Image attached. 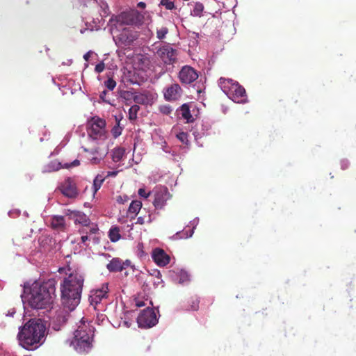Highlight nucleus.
<instances>
[{"label":"nucleus","mask_w":356,"mask_h":356,"mask_svg":"<svg viewBox=\"0 0 356 356\" xmlns=\"http://www.w3.org/2000/svg\"><path fill=\"white\" fill-rule=\"evenodd\" d=\"M66 275L60 284L61 300L65 308L73 311L80 302L84 277L76 270Z\"/></svg>","instance_id":"1"},{"label":"nucleus","mask_w":356,"mask_h":356,"mask_svg":"<svg viewBox=\"0 0 356 356\" xmlns=\"http://www.w3.org/2000/svg\"><path fill=\"white\" fill-rule=\"evenodd\" d=\"M45 331L46 327L41 319L29 320L19 332L20 346L29 350L36 349L43 343Z\"/></svg>","instance_id":"2"},{"label":"nucleus","mask_w":356,"mask_h":356,"mask_svg":"<svg viewBox=\"0 0 356 356\" xmlns=\"http://www.w3.org/2000/svg\"><path fill=\"white\" fill-rule=\"evenodd\" d=\"M56 297V281L49 279L41 284L35 283L31 288L29 303L36 309H44L53 304Z\"/></svg>","instance_id":"3"},{"label":"nucleus","mask_w":356,"mask_h":356,"mask_svg":"<svg viewBox=\"0 0 356 356\" xmlns=\"http://www.w3.org/2000/svg\"><path fill=\"white\" fill-rule=\"evenodd\" d=\"M218 85L233 102L238 104H245L248 102L245 88L237 81L221 77L218 80Z\"/></svg>","instance_id":"4"},{"label":"nucleus","mask_w":356,"mask_h":356,"mask_svg":"<svg viewBox=\"0 0 356 356\" xmlns=\"http://www.w3.org/2000/svg\"><path fill=\"white\" fill-rule=\"evenodd\" d=\"M92 336L93 331L90 325L81 322L74 332L72 343L77 351L80 353L87 352L90 348Z\"/></svg>","instance_id":"5"},{"label":"nucleus","mask_w":356,"mask_h":356,"mask_svg":"<svg viewBox=\"0 0 356 356\" xmlns=\"http://www.w3.org/2000/svg\"><path fill=\"white\" fill-rule=\"evenodd\" d=\"M86 129L89 137L95 140L106 138V121L99 117L95 116L88 119Z\"/></svg>","instance_id":"6"},{"label":"nucleus","mask_w":356,"mask_h":356,"mask_svg":"<svg viewBox=\"0 0 356 356\" xmlns=\"http://www.w3.org/2000/svg\"><path fill=\"white\" fill-rule=\"evenodd\" d=\"M144 16L136 9L124 10L115 16V22L120 25L138 26L143 22Z\"/></svg>","instance_id":"7"},{"label":"nucleus","mask_w":356,"mask_h":356,"mask_svg":"<svg viewBox=\"0 0 356 356\" xmlns=\"http://www.w3.org/2000/svg\"><path fill=\"white\" fill-rule=\"evenodd\" d=\"M158 322V319L154 310L149 308L143 309L137 318V323L139 327L149 328L154 326Z\"/></svg>","instance_id":"8"},{"label":"nucleus","mask_w":356,"mask_h":356,"mask_svg":"<svg viewBox=\"0 0 356 356\" xmlns=\"http://www.w3.org/2000/svg\"><path fill=\"white\" fill-rule=\"evenodd\" d=\"M154 200L153 204L156 209H161L167 201L170 199L171 195L165 186H156L154 189Z\"/></svg>","instance_id":"9"},{"label":"nucleus","mask_w":356,"mask_h":356,"mask_svg":"<svg viewBox=\"0 0 356 356\" xmlns=\"http://www.w3.org/2000/svg\"><path fill=\"white\" fill-rule=\"evenodd\" d=\"M156 54L166 65H172L177 62V51L169 45H165L159 48Z\"/></svg>","instance_id":"10"},{"label":"nucleus","mask_w":356,"mask_h":356,"mask_svg":"<svg viewBox=\"0 0 356 356\" xmlns=\"http://www.w3.org/2000/svg\"><path fill=\"white\" fill-rule=\"evenodd\" d=\"M108 297V283L103 284L101 289L93 290L89 296L90 304L96 307L98 304H101L103 300L106 302ZM107 304V302H106Z\"/></svg>","instance_id":"11"},{"label":"nucleus","mask_w":356,"mask_h":356,"mask_svg":"<svg viewBox=\"0 0 356 356\" xmlns=\"http://www.w3.org/2000/svg\"><path fill=\"white\" fill-rule=\"evenodd\" d=\"M178 77L181 83L190 84L198 78V74L193 67L185 65L179 71Z\"/></svg>","instance_id":"12"},{"label":"nucleus","mask_w":356,"mask_h":356,"mask_svg":"<svg viewBox=\"0 0 356 356\" xmlns=\"http://www.w3.org/2000/svg\"><path fill=\"white\" fill-rule=\"evenodd\" d=\"M61 193L66 197L74 198L78 195V190L75 182L71 178L64 181L60 187Z\"/></svg>","instance_id":"13"},{"label":"nucleus","mask_w":356,"mask_h":356,"mask_svg":"<svg viewBox=\"0 0 356 356\" xmlns=\"http://www.w3.org/2000/svg\"><path fill=\"white\" fill-rule=\"evenodd\" d=\"M182 90L178 83H173L165 88L164 98L167 101L177 100L181 95Z\"/></svg>","instance_id":"14"},{"label":"nucleus","mask_w":356,"mask_h":356,"mask_svg":"<svg viewBox=\"0 0 356 356\" xmlns=\"http://www.w3.org/2000/svg\"><path fill=\"white\" fill-rule=\"evenodd\" d=\"M152 257L159 266H165L169 264L170 258L165 252L161 248H155L152 251Z\"/></svg>","instance_id":"15"},{"label":"nucleus","mask_w":356,"mask_h":356,"mask_svg":"<svg viewBox=\"0 0 356 356\" xmlns=\"http://www.w3.org/2000/svg\"><path fill=\"white\" fill-rule=\"evenodd\" d=\"M156 99V94L147 90L143 93H136L135 104L148 105L153 104Z\"/></svg>","instance_id":"16"},{"label":"nucleus","mask_w":356,"mask_h":356,"mask_svg":"<svg viewBox=\"0 0 356 356\" xmlns=\"http://www.w3.org/2000/svg\"><path fill=\"white\" fill-rule=\"evenodd\" d=\"M66 216H69L70 218L73 219L74 220L75 223H79L83 225L86 226L89 223V219L86 216V214L81 211H70L67 210L66 212Z\"/></svg>","instance_id":"17"},{"label":"nucleus","mask_w":356,"mask_h":356,"mask_svg":"<svg viewBox=\"0 0 356 356\" xmlns=\"http://www.w3.org/2000/svg\"><path fill=\"white\" fill-rule=\"evenodd\" d=\"M137 38V34L129 30H124L120 35V41L125 44H129Z\"/></svg>","instance_id":"18"},{"label":"nucleus","mask_w":356,"mask_h":356,"mask_svg":"<svg viewBox=\"0 0 356 356\" xmlns=\"http://www.w3.org/2000/svg\"><path fill=\"white\" fill-rule=\"evenodd\" d=\"M51 227L54 229L64 230L65 227V221L63 216H54L51 218Z\"/></svg>","instance_id":"19"},{"label":"nucleus","mask_w":356,"mask_h":356,"mask_svg":"<svg viewBox=\"0 0 356 356\" xmlns=\"http://www.w3.org/2000/svg\"><path fill=\"white\" fill-rule=\"evenodd\" d=\"M130 264L131 262L129 260L122 262L119 258H113V271H122Z\"/></svg>","instance_id":"20"},{"label":"nucleus","mask_w":356,"mask_h":356,"mask_svg":"<svg viewBox=\"0 0 356 356\" xmlns=\"http://www.w3.org/2000/svg\"><path fill=\"white\" fill-rule=\"evenodd\" d=\"M181 117L186 120V122L191 123L194 121V118L191 113L188 104H184L180 107Z\"/></svg>","instance_id":"21"},{"label":"nucleus","mask_w":356,"mask_h":356,"mask_svg":"<svg viewBox=\"0 0 356 356\" xmlns=\"http://www.w3.org/2000/svg\"><path fill=\"white\" fill-rule=\"evenodd\" d=\"M105 179V177L102 175H97L93 181V184L91 186V191L93 192V195L97 192L101 188L102 183Z\"/></svg>","instance_id":"22"},{"label":"nucleus","mask_w":356,"mask_h":356,"mask_svg":"<svg viewBox=\"0 0 356 356\" xmlns=\"http://www.w3.org/2000/svg\"><path fill=\"white\" fill-rule=\"evenodd\" d=\"M61 168V164L56 161H51L47 165L43 168L42 172H52L59 170Z\"/></svg>","instance_id":"23"},{"label":"nucleus","mask_w":356,"mask_h":356,"mask_svg":"<svg viewBox=\"0 0 356 356\" xmlns=\"http://www.w3.org/2000/svg\"><path fill=\"white\" fill-rule=\"evenodd\" d=\"M136 92L130 91H122L120 92V97L122 101L125 102L127 105H130L132 101H135Z\"/></svg>","instance_id":"24"},{"label":"nucleus","mask_w":356,"mask_h":356,"mask_svg":"<svg viewBox=\"0 0 356 356\" xmlns=\"http://www.w3.org/2000/svg\"><path fill=\"white\" fill-rule=\"evenodd\" d=\"M142 207V202L139 200H133L129 207L128 212L136 216Z\"/></svg>","instance_id":"25"},{"label":"nucleus","mask_w":356,"mask_h":356,"mask_svg":"<svg viewBox=\"0 0 356 356\" xmlns=\"http://www.w3.org/2000/svg\"><path fill=\"white\" fill-rule=\"evenodd\" d=\"M186 309L196 311L199 308L200 300L197 297H191L188 300Z\"/></svg>","instance_id":"26"},{"label":"nucleus","mask_w":356,"mask_h":356,"mask_svg":"<svg viewBox=\"0 0 356 356\" xmlns=\"http://www.w3.org/2000/svg\"><path fill=\"white\" fill-rule=\"evenodd\" d=\"M125 149L124 147H118L113 150V161L118 162L124 156Z\"/></svg>","instance_id":"27"},{"label":"nucleus","mask_w":356,"mask_h":356,"mask_svg":"<svg viewBox=\"0 0 356 356\" xmlns=\"http://www.w3.org/2000/svg\"><path fill=\"white\" fill-rule=\"evenodd\" d=\"M96 322L99 325L108 326L109 325V319L104 314H98L97 316Z\"/></svg>","instance_id":"28"},{"label":"nucleus","mask_w":356,"mask_h":356,"mask_svg":"<svg viewBox=\"0 0 356 356\" xmlns=\"http://www.w3.org/2000/svg\"><path fill=\"white\" fill-rule=\"evenodd\" d=\"M140 110V106L137 104L132 105L129 108V119L130 120H134L137 118V113Z\"/></svg>","instance_id":"29"},{"label":"nucleus","mask_w":356,"mask_h":356,"mask_svg":"<svg viewBox=\"0 0 356 356\" xmlns=\"http://www.w3.org/2000/svg\"><path fill=\"white\" fill-rule=\"evenodd\" d=\"M115 118L116 121V125L114 127H113V136L115 138H117L121 134L123 128L122 127L120 126V120L118 119V118L117 116H115Z\"/></svg>","instance_id":"30"},{"label":"nucleus","mask_w":356,"mask_h":356,"mask_svg":"<svg viewBox=\"0 0 356 356\" xmlns=\"http://www.w3.org/2000/svg\"><path fill=\"white\" fill-rule=\"evenodd\" d=\"M204 10V6L202 3L197 2L195 4L193 10V15L196 17H201L202 13Z\"/></svg>","instance_id":"31"},{"label":"nucleus","mask_w":356,"mask_h":356,"mask_svg":"<svg viewBox=\"0 0 356 356\" xmlns=\"http://www.w3.org/2000/svg\"><path fill=\"white\" fill-rule=\"evenodd\" d=\"M135 305L137 307H149L152 306V302L151 300H148V299H146L145 300H141L139 298H135L134 299Z\"/></svg>","instance_id":"32"},{"label":"nucleus","mask_w":356,"mask_h":356,"mask_svg":"<svg viewBox=\"0 0 356 356\" xmlns=\"http://www.w3.org/2000/svg\"><path fill=\"white\" fill-rule=\"evenodd\" d=\"M99 99L102 102L107 104H111V98L109 97V94L106 90H104L103 91L100 92L99 95Z\"/></svg>","instance_id":"33"},{"label":"nucleus","mask_w":356,"mask_h":356,"mask_svg":"<svg viewBox=\"0 0 356 356\" xmlns=\"http://www.w3.org/2000/svg\"><path fill=\"white\" fill-rule=\"evenodd\" d=\"M177 138L184 144H188V134L186 132L181 131L176 135Z\"/></svg>","instance_id":"34"},{"label":"nucleus","mask_w":356,"mask_h":356,"mask_svg":"<svg viewBox=\"0 0 356 356\" xmlns=\"http://www.w3.org/2000/svg\"><path fill=\"white\" fill-rule=\"evenodd\" d=\"M97 229L95 227H89L88 225L83 227L81 230H80L81 233H86L88 234L90 237H91L92 234H94L97 232Z\"/></svg>","instance_id":"35"},{"label":"nucleus","mask_w":356,"mask_h":356,"mask_svg":"<svg viewBox=\"0 0 356 356\" xmlns=\"http://www.w3.org/2000/svg\"><path fill=\"white\" fill-rule=\"evenodd\" d=\"M168 33V29L167 27H162L157 30L156 35L159 40L163 39Z\"/></svg>","instance_id":"36"},{"label":"nucleus","mask_w":356,"mask_h":356,"mask_svg":"<svg viewBox=\"0 0 356 356\" xmlns=\"http://www.w3.org/2000/svg\"><path fill=\"white\" fill-rule=\"evenodd\" d=\"M121 238L120 229L118 227H113V243H115Z\"/></svg>","instance_id":"37"},{"label":"nucleus","mask_w":356,"mask_h":356,"mask_svg":"<svg viewBox=\"0 0 356 356\" xmlns=\"http://www.w3.org/2000/svg\"><path fill=\"white\" fill-rule=\"evenodd\" d=\"M161 4L168 10H172L175 8V4L174 2L170 1L169 0H161Z\"/></svg>","instance_id":"38"},{"label":"nucleus","mask_w":356,"mask_h":356,"mask_svg":"<svg viewBox=\"0 0 356 356\" xmlns=\"http://www.w3.org/2000/svg\"><path fill=\"white\" fill-rule=\"evenodd\" d=\"M159 111L161 113L165 115H169L172 112V108L168 105H163L159 107Z\"/></svg>","instance_id":"39"},{"label":"nucleus","mask_w":356,"mask_h":356,"mask_svg":"<svg viewBox=\"0 0 356 356\" xmlns=\"http://www.w3.org/2000/svg\"><path fill=\"white\" fill-rule=\"evenodd\" d=\"M138 193L139 196L146 199L148 197H149V195L151 194V191L146 192L145 188H141L138 189Z\"/></svg>","instance_id":"40"},{"label":"nucleus","mask_w":356,"mask_h":356,"mask_svg":"<svg viewBox=\"0 0 356 356\" xmlns=\"http://www.w3.org/2000/svg\"><path fill=\"white\" fill-rule=\"evenodd\" d=\"M136 58L138 60H140L143 63V65L147 66L149 65V60L147 58L143 57V56H138Z\"/></svg>","instance_id":"41"},{"label":"nucleus","mask_w":356,"mask_h":356,"mask_svg":"<svg viewBox=\"0 0 356 356\" xmlns=\"http://www.w3.org/2000/svg\"><path fill=\"white\" fill-rule=\"evenodd\" d=\"M104 67H105L104 63H100L96 65L95 71L98 73H100V72H103V70H104Z\"/></svg>","instance_id":"42"},{"label":"nucleus","mask_w":356,"mask_h":356,"mask_svg":"<svg viewBox=\"0 0 356 356\" xmlns=\"http://www.w3.org/2000/svg\"><path fill=\"white\" fill-rule=\"evenodd\" d=\"M138 251V255L140 257H143L145 255V252L143 251V243H138L137 245Z\"/></svg>","instance_id":"43"},{"label":"nucleus","mask_w":356,"mask_h":356,"mask_svg":"<svg viewBox=\"0 0 356 356\" xmlns=\"http://www.w3.org/2000/svg\"><path fill=\"white\" fill-rule=\"evenodd\" d=\"M105 86L109 90H111V77H108V79L105 81Z\"/></svg>","instance_id":"44"},{"label":"nucleus","mask_w":356,"mask_h":356,"mask_svg":"<svg viewBox=\"0 0 356 356\" xmlns=\"http://www.w3.org/2000/svg\"><path fill=\"white\" fill-rule=\"evenodd\" d=\"M91 237H90V236L86 234V235H83L81 236V242L84 244H86V242L88 241V240H90Z\"/></svg>","instance_id":"45"},{"label":"nucleus","mask_w":356,"mask_h":356,"mask_svg":"<svg viewBox=\"0 0 356 356\" xmlns=\"http://www.w3.org/2000/svg\"><path fill=\"white\" fill-rule=\"evenodd\" d=\"M348 165H349V163H348V161H343L341 162V168H342L343 170H346V169H347V168H348Z\"/></svg>","instance_id":"46"},{"label":"nucleus","mask_w":356,"mask_h":356,"mask_svg":"<svg viewBox=\"0 0 356 356\" xmlns=\"http://www.w3.org/2000/svg\"><path fill=\"white\" fill-rule=\"evenodd\" d=\"M137 6H138V8H145V6H146V4H145V2H143V1H140V2L138 3Z\"/></svg>","instance_id":"47"},{"label":"nucleus","mask_w":356,"mask_h":356,"mask_svg":"<svg viewBox=\"0 0 356 356\" xmlns=\"http://www.w3.org/2000/svg\"><path fill=\"white\" fill-rule=\"evenodd\" d=\"M137 222L140 225H143L145 223L144 218L143 217H138L137 219Z\"/></svg>","instance_id":"48"},{"label":"nucleus","mask_w":356,"mask_h":356,"mask_svg":"<svg viewBox=\"0 0 356 356\" xmlns=\"http://www.w3.org/2000/svg\"><path fill=\"white\" fill-rule=\"evenodd\" d=\"M122 323H123V325H124V327H129L131 326V323H129V321H126V320L123 321H122Z\"/></svg>","instance_id":"49"},{"label":"nucleus","mask_w":356,"mask_h":356,"mask_svg":"<svg viewBox=\"0 0 356 356\" xmlns=\"http://www.w3.org/2000/svg\"><path fill=\"white\" fill-rule=\"evenodd\" d=\"M79 164H80V161H79V160L76 159V160H74V161L72 163L71 165H72V166H77V165H79Z\"/></svg>","instance_id":"50"},{"label":"nucleus","mask_w":356,"mask_h":356,"mask_svg":"<svg viewBox=\"0 0 356 356\" xmlns=\"http://www.w3.org/2000/svg\"><path fill=\"white\" fill-rule=\"evenodd\" d=\"M90 52H88V53L85 54H84V56H83V58H84L86 61H88V60H89V58H90Z\"/></svg>","instance_id":"51"},{"label":"nucleus","mask_w":356,"mask_h":356,"mask_svg":"<svg viewBox=\"0 0 356 356\" xmlns=\"http://www.w3.org/2000/svg\"><path fill=\"white\" fill-rule=\"evenodd\" d=\"M106 266H107V268L108 269V270L110 272H111V268H112L111 261L109 264H108Z\"/></svg>","instance_id":"52"},{"label":"nucleus","mask_w":356,"mask_h":356,"mask_svg":"<svg viewBox=\"0 0 356 356\" xmlns=\"http://www.w3.org/2000/svg\"><path fill=\"white\" fill-rule=\"evenodd\" d=\"M108 236L111 240V228L108 231Z\"/></svg>","instance_id":"53"},{"label":"nucleus","mask_w":356,"mask_h":356,"mask_svg":"<svg viewBox=\"0 0 356 356\" xmlns=\"http://www.w3.org/2000/svg\"><path fill=\"white\" fill-rule=\"evenodd\" d=\"M115 86H116V83L115 81L113 80V85H112L113 89L115 87Z\"/></svg>","instance_id":"54"},{"label":"nucleus","mask_w":356,"mask_h":356,"mask_svg":"<svg viewBox=\"0 0 356 356\" xmlns=\"http://www.w3.org/2000/svg\"><path fill=\"white\" fill-rule=\"evenodd\" d=\"M112 175L113 177L117 175V172L113 171Z\"/></svg>","instance_id":"55"},{"label":"nucleus","mask_w":356,"mask_h":356,"mask_svg":"<svg viewBox=\"0 0 356 356\" xmlns=\"http://www.w3.org/2000/svg\"><path fill=\"white\" fill-rule=\"evenodd\" d=\"M117 200H118V202H121L122 199H121V197H119V199H118Z\"/></svg>","instance_id":"56"},{"label":"nucleus","mask_w":356,"mask_h":356,"mask_svg":"<svg viewBox=\"0 0 356 356\" xmlns=\"http://www.w3.org/2000/svg\"><path fill=\"white\" fill-rule=\"evenodd\" d=\"M111 22V17L108 19V23H110Z\"/></svg>","instance_id":"57"},{"label":"nucleus","mask_w":356,"mask_h":356,"mask_svg":"<svg viewBox=\"0 0 356 356\" xmlns=\"http://www.w3.org/2000/svg\"><path fill=\"white\" fill-rule=\"evenodd\" d=\"M111 175V172H108V175L107 176H109Z\"/></svg>","instance_id":"58"}]
</instances>
